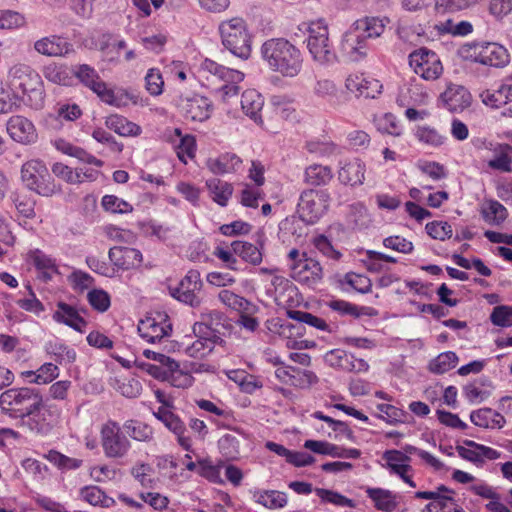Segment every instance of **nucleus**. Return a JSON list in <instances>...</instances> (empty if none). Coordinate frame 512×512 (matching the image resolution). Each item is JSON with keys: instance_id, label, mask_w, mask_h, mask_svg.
Listing matches in <instances>:
<instances>
[{"instance_id": "37998d69", "label": "nucleus", "mask_w": 512, "mask_h": 512, "mask_svg": "<svg viewBox=\"0 0 512 512\" xmlns=\"http://www.w3.org/2000/svg\"><path fill=\"white\" fill-rule=\"evenodd\" d=\"M165 367H167V369L164 381L170 382L171 385L177 388H188L192 386L194 382L193 376L189 372L183 371L176 360L173 359V363L171 365L168 363Z\"/></svg>"}, {"instance_id": "39448f33", "label": "nucleus", "mask_w": 512, "mask_h": 512, "mask_svg": "<svg viewBox=\"0 0 512 512\" xmlns=\"http://www.w3.org/2000/svg\"><path fill=\"white\" fill-rule=\"evenodd\" d=\"M41 398L42 395L36 389L11 388L1 393L0 408L10 418L22 421L33 408L40 405Z\"/></svg>"}, {"instance_id": "423d86ee", "label": "nucleus", "mask_w": 512, "mask_h": 512, "mask_svg": "<svg viewBox=\"0 0 512 512\" xmlns=\"http://www.w3.org/2000/svg\"><path fill=\"white\" fill-rule=\"evenodd\" d=\"M307 48L312 59L319 65L333 64L336 53L329 39V30L323 20L310 22L308 26Z\"/></svg>"}, {"instance_id": "412c9836", "label": "nucleus", "mask_w": 512, "mask_h": 512, "mask_svg": "<svg viewBox=\"0 0 512 512\" xmlns=\"http://www.w3.org/2000/svg\"><path fill=\"white\" fill-rule=\"evenodd\" d=\"M348 91L365 98H375L381 93L382 85L376 79H368L362 73H352L345 80Z\"/></svg>"}, {"instance_id": "aec40b11", "label": "nucleus", "mask_w": 512, "mask_h": 512, "mask_svg": "<svg viewBox=\"0 0 512 512\" xmlns=\"http://www.w3.org/2000/svg\"><path fill=\"white\" fill-rule=\"evenodd\" d=\"M99 98L106 104L117 108H124L130 104L140 107L148 105V98H143L139 94L133 93L125 89L112 90L106 86Z\"/></svg>"}, {"instance_id": "c85d7f7f", "label": "nucleus", "mask_w": 512, "mask_h": 512, "mask_svg": "<svg viewBox=\"0 0 512 512\" xmlns=\"http://www.w3.org/2000/svg\"><path fill=\"white\" fill-rule=\"evenodd\" d=\"M72 74L84 86L91 89L98 97L107 86L106 83L101 80L96 70L87 64H81L73 67Z\"/></svg>"}, {"instance_id": "58836bf2", "label": "nucleus", "mask_w": 512, "mask_h": 512, "mask_svg": "<svg viewBox=\"0 0 512 512\" xmlns=\"http://www.w3.org/2000/svg\"><path fill=\"white\" fill-rule=\"evenodd\" d=\"M346 223L351 229H364L371 223L367 208L362 203H354L348 207Z\"/></svg>"}, {"instance_id": "de8ad7c7", "label": "nucleus", "mask_w": 512, "mask_h": 512, "mask_svg": "<svg viewBox=\"0 0 512 512\" xmlns=\"http://www.w3.org/2000/svg\"><path fill=\"white\" fill-rule=\"evenodd\" d=\"M218 299L228 308L240 313H250L254 308L248 300L227 289H223L218 293Z\"/></svg>"}, {"instance_id": "b1692460", "label": "nucleus", "mask_w": 512, "mask_h": 512, "mask_svg": "<svg viewBox=\"0 0 512 512\" xmlns=\"http://www.w3.org/2000/svg\"><path fill=\"white\" fill-rule=\"evenodd\" d=\"M108 256L114 266L122 270L137 268L143 261L142 253L131 247H112Z\"/></svg>"}, {"instance_id": "9b49d317", "label": "nucleus", "mask_w": 512, "mask_h": 512, "mask_svg": "<svg viewBox=\"0 0 512 512\" xmlns=\"http://www.w3.org/2000/svg\"><path fill=\"white\" fill-rule=\"evenodd\" d=\"M409 66L416 75L425 81H436L444 71L438 54L425 47L409 54Z\"/></svg>"}, {"instance_id": "864d4df0", "label": "nucleus", "mask_w": 512, "mask_h": 512, "mask_svg": "<svg viewBox=\"0 0 512 512\" xmlns=\"http://www.w3.org/2000/svg\"><path fill=\"white\" fill-rule=\"evenodd\" d=\"M453 493H446L444 496H440L439 500L431 501L428 503L423 512H465L460 507L454 497Z\"/></svg>"}, {"instance_id": "f8f14e48", "label": "nucleus", "mask_w": 512, "mask_h": 512, "mask_svg": "<svg viewBox=\"0 0 512 512\" xmlns=\"http://www.w3.org/2000/svg\"><path fill=\"white\" fill-rule=\"evenodd\" d=\"M466 58L492 67L505 66L509 61L507 50L497 43H475L467 49Z\"/></svg>"}, {"instance_id": "dca6fc26", "label": "nucleus", "mask_w": 512, "mask_h": 512, "mask_svg": "<svg viewBox=\"0 0 512 512\" xmlns=\"http://www.w3.org/2000/svg\"><path fill=\"white\" fill-rule=\"evenodd\" d=\"M153 415L177 438L178 444L186 451L192 449V440L186 435V426L178 415L167 406H160Z\"/></svg>"}, {"instance_id": "a19ab883", "label": "nucleus", "mask_w": 512, "mask_h": 512, "mask_svg": "<svg viewBox=\"0 0 512 512\" xmlns=\"http://www.w3.org/2000/svg\"><path fill=\"white\" fill-rule=\"evenodd\" d=\"M210 197L220 206H226L232 196L233 187L228 182L212 178L206 181Z\"/></svg>"}, {"instance_id": "1a4fd4ad", "label": "nucleus", "mask_w": 512, "mask_h": 512, "mask_svg": "<svg viewBox=\"0 0 512 512\" xmlns=\"http://www.w3.org/2000/svg\"><path fill=\"white\" fill-rule=\"evenodd\" d=\"M100 442L104 455L111 459L124 458L131 448L129 439L122 432L120 425L113 420L102 424Z\"/></svg>"}, {"instance_id": "473e14b6", "label": "nucleus", "mask_w": 512, "mask_h": 512, "mask_svg": "<svg viewBox=\"0 0 512 512\" xmlns=\"http://www.w3.org/2000/svg\"><path fill=\"white\" fill-rule=\"evenodd\" d=\"M470 420L476 426L487 429H501L506 424L503 415L491 408H481L470 414Z\"/></svg>"}, {"instance_id": "c756f323", "label": "nucleus", "mask_w": 512, "mask_h": 512, "mask_svg": "<svg viewBox=\"0 0 512 512\" xmlns=\"http://www.w3.org/2000/svg\"><path fill=\"white\" fill-rule=\"evenodd\" d=\"M479 97L487 107L498 109L512 102V84L503 83L497 89L484 90Z\"/></svg>"}, {"instance_id": "5fc2aeb1", "label": "nucleus", "mask_w": 512, "mask_h": 512, "mask_svg": "<svg viewBox=\"0 0 512 512\" xmlns=\"http://www.w3.org/2000/svg\"><path fill=\"white\" fill-rule=\"evenodd\" d=\"M457 362L458 357L454 352H443L429 363V370L436 374H444L453 369Z\"/></svg>"}, {"instance_id": "bb28decb", "label": "nucleus", "mask_w": 512, "mask_h": 512, "mask_svg": "<svg viewBox=\"0 0 512 512\" xmlns=\"http://www.w3.org/2000/svg\"><path fill=\"white\" fill-rule=\"evenodd\" d=\"M365 171V164L360 159L340 162L338 179L344 185H361L365 178Z\"/></svg>"}, {"instance_id": "f03ea898", "label": "nucleus", "mask_w": 512, "mask_h": 512, "mask_svg": "<svg viewBox=\"0 0 512 512\" xmlns=\"http://www.w3.org/2000/svg\"><path fill=\"white\" fill-rule=\"evenodd\" d=\"M385 30V24L378 17H364L356 20L344 33L341 41L343 54L357 62L367 55L368 39L379 37Z\"/></svg>"}, {"instance_id": "4c0bfd02", "label": "nucleus", "mask_w": 512, "mask_h": 512, "mask_svg": "<svg viewBox=\"0 0 512 512\" xmlns=\"http://www.w3.org/2000/svg\"><path fill=\"white\" fill-rule=\"evenodd\" d=\"M232 251L235 255L239 256L243 261L250 263L254 266L262 262V252L254 244L246 241H233L231 243Z\"/></svg>"}, {"instance_id": "9d476101", "label": "nucleus", "mask_w": 512, "mask_h": 512, "mask_svg": "<svg viewBox=\"0 0 512 512\" xmlns=\"http://www.w3.org/2000/svg\"><path fill=\"white\" fill-rule=\"evenodd\" d=\"M330 195L326 190H305L298 202V215L307 224L316 223L328 210Z\"/></svg>"}, {"instance_id": "79ce46f5", "label": "nucleus", "mask_w": 512, "mask_h": 512, "mask_svg": "<svg viewBox=\"0 0 512 512\" xmlns=\"http://www.w3.org/2000/svg\"><path fill=\"white\" fill-rule=\"evenodd\" d=\"M304 180L311 186L327 185L333 178L332 169L321 164H312L305 169Z\"/></svg>"}, {"instance_id": "a211bd4d", "label": "nucleus", "mask_w": 512, "mask_h": 512, "mask_svg": "<svg viewBox=\"0 0 512 512\" xmlns=\"http://www.w3.org/2000/svg\"><path fill=\"white\" fill-rule=\"evenodd\" d=\"M170 330V324L161 315H158V318L146 317L138 324L139 335L148 343L161 341L168 335Z\"/></svg>"}, {"instance_id": "a18cd8bd", "label": "nucleus", "mask_w": 512, "mask_h": 512, "mask_svg": "<svg viewBox=\"0 0 512 512\" xmlns=\"http://www.w3.org/2000/svg\"><path fill=\"white\" fill-rule=\"evenodd\" d=\"M258 504L272 510L281 509L287 504V495L277 490H262L254 494Z\"/></svg>"}, {"instance_id": "0eeeda50", "label": "nucleus", "mask_w": 512, "mask_h": 512, "mask_svg": "<svg viewBox=\"0 0 512 512\" xmlns=\"http://www.w3.org/2000/svg\"><path fill=\"white\" fill-rule=\"evenodd\" d=\"M21 179L29 190L42 196L50 197L60 191L46 165L37 159L29 160L22 165Z\"/></svg>"}, {"instance_id": "5701e85b", "label": "nucleus", "mask_w": 512, "mask_h": 512, "mask_svg": "<svg viewBox=\"0 0 512 512\" xmlns=\"http://www.w3.org/2000/svg\"><path fill=\"white\" fill-rule=\"evenodd\" d=\"M444 106L451 112H462L471 104L470 92L461 85L449 84L440 95Z\"/></svg>"}, {"instance_id": "680f3d73", "label": "nucleus", "mask_w": 512, "mask_h": 512, "mask_svg": "<svg viewBox=\"0 0 512 512\" xmlns=\"http://www.w3.org/2000/svg\"><path fill=\"white\" fill-rule=\"evenodd\" d=\"M101 204L106 211L111 213L126 214L133 211V206L130 203L115 195L103 196Z\"/></svg>"}, {"instance_id": "e433bc0d", "label": "nucleus", "mask_w": 512, "mask_h": 512, "mask_svg": "<svg viewBox=\"0 0 512 512\" xmlns=\"http://www.w3.org/2000/svg\"><path fill=\"white\" fill-rule=\"evenodd\" d=\"M304 327L300 324H292L290 322H282L279 324L278 329L275 331L286 340V347L290 349H303L304 340L298 339L303 333Z\"/></svg>"}, {"instance_id": "bf43d9fd", "label": "nucleus", "mask_w": 512, "mask_h": 512, "mask_svg": "<svg viewBox=\"0 0 512 512\" xmlns=\"http://www.w3.org/2000/svg\"><path fill=\"white\" fill-rule=\"evenodd\" d=\"M45 458L61 470H73L82 465V460L68 457L56 450H50Z\"/></svg>"}, {"instance_id": "13d9d810", "label": "nucleus", "mask_w": 512, "mask_h": 512, "mask_svg": "<svg viewBox=\"0 0 512 512\" xmlns=\"http://www.w3.org/2000/svg\"><path fill=\"white\" fill-rule=\"evenodd\" d=\"M290 319L296 320L300 325L307 324L319 330H328V325L322 318H319L309 312L300 310H289L287 312Z\"/></svg>"}, {"instance_id": "603ef678", "label": "nucleus", "mask_w": 512, "mask_h": 512, "mask_svg": "<svg viewBox=\"0 0 512 512\" xmlns=\"http://www.w3.org/2000/svg\"><path fill=\"white\" fill-rule=\"evenodd\" d=\"M45 349L48 354L55 357V360L62 363H71L76 359V352L74 349L69 348L63 342L55 340L49 341Z\"/></svg>"}, {"instance_id": "4468645a", "label": "nucleus", "mask_w": 512, "mask_h": 512, "mask_svg": "<svg viewBox=\"0 0 512 512\" xmlns=\"http://www.w3.org/2000/svg\"><path fill=\"white\" fill-rule=\"evenodd\" d=\"M202 286L203 283L199 271L189 270L180 281L178 287L173 290L172 296L191 307H199L201 304L199 293Z\"/></svg>"}, {"instance_id": "4be33fe9", "label": "nucleus", "mask_w": 512, "mask_h": 512, "mask_svg": "<svg viewBox=\"0 0 512 512\" xmlns=\"http://www.w3.org/2000/svg\"><path fill=\"white\" fill-rule=\"evenodd\" d=\"M383 459L386 461V467L391 473L398 475L409 486L416 487V484L408 474L412 471V467L409 464L410 457L399 450H388L384 452Z\"/></svg>"}, {"instance_id": "f257e3e1", "label": "nucleus", "mask_w": 512, "mask_h": 512, "mask_svg": "<svg viewBox=\"0 0 512 512\" xmlns=\"http://www.w3.org/2000/svg\"><path fill=\"white\" fill-rule=\"evenodd\" d=\"M261 56L267 67L283 77L294 78L302 70L301 51L284 38H272L261 46Z\"/></svg>"}, {"instance_id": "338daca9", "label": "nucleus", "mask_w": 512, "mask_h": 512, "mask_svg": "<svg viewBox=\"0 0 512 512\" xmlns=\"http://www.w3.org/2000/svg\"><path fill=\"white\" fill-rule=\"evenodd\" d=\"M87 300L93 309L105 312L111 305L109 294L102 289H93L88 292Z\"/></svg>"}, {"instance_id": "8fccbe9b", "label": "nucleus", "mask_w": 512, "mask_h": 512, "mask_svg": "<svg viewBox=\"0 0 512 512\" xmlns=\"http://www.w3.org/2000/svg\"><path fill=\"white\" fill-rule=\"evenodd\" d=\"M481 212L484 220L491 225L501 224L508 216L505 206L496 200L485 203Z\"/></svg>"}, {"instance_id": "052dcab7", "label": "nucleus", "mask_w": 512, "mask_h": 512, "mask_svg": "<svg viewBox=\"0 0 512 512\" xmlns=\"http://www.w3.org/2000/svg\"><path fill=\"white\" fill-rule=\"evenodd\" d=\"M304 447L317 454L342 458L343 448L326 441L306 440Z\"/></svg>"}, {"instance_id": "0e129e2a", "label": "nucleus", "mask_w": 512, "mask_h": 512, "mask_svg": "<svg viewBox=\"0 0 512 512\" xmlns=\"http://www.w3.org/2000/svg\"><path fill=\"white\" fill-rule=\"evenodd\" d=\"M164 80L159 69L151 68L145 76V88L152 96H159L163 93Z\"/></svg>"}, {"instance_id": "ea45409f", "label": "nucleus", "mask_w": 512, "mask_h": 512, "mask_svg": "<svg viewBox=\"0 0 512 512\" xmlns=\"http://www.w3.org/2000/svg\"><path fill=\"white\" fill-rule=\"evenodd\" d=\"M366 493L378 510L392 512L397 507L396 496L389 490L368 487Z\"/></svg>"}, {"instance_id": "774afa93", "label": "nucleus", "mask_w": 512, "mask_h": 512, "mask_svg": "<svg viewBox=\"0 0 512 512\" xmlns=\"http://www.w3.org/2000/svg\"><path fill=\"white\" fill-rule=\"evenodd\" d=\"M490 320L496 326H512V307L506 305L496 306L490 315Z\"/></svg>"}, {"instance_id": "a878e982", "label": "nucleus", "mask_w": 512, "mask_h": 512, "mask_svg": "<svg viewBox=\"0 0 512 512\" xmlns=\"http://www.w3.org/2000/svg\"><path fill=\"white\" fill-rule=\"evenodd\" d=\"M7 131L12 139L28 144L37 138L33 123L23 116H13L7 123Z\"/></svg>"}, {"instance_id": "2eb2a0df", "label": "nucleus", "mask_w": 512, "mask_h": 512, "mask_svg": "<svg viewBox=\"0 0 512 512\" xmlns=\"http://www.w3.org/2000/svg\"><path fill=\"white\" fill-rule=\"evenodd\" d=\"M178 107L185 119L198 122L207 120L212 111L210 100L197 94L180 97Z\"/></svg>"}, {"instance_id": "6e6d98bb", "label": "nucleus", "mask_w": 512, "mask_h": 512, "mask_svg": "<svg viewBox=\"0 0 512 512\" xmlns=\"http://www.w3.org/2000/svg\"><path fill=\"white\" fill-rule=\"evenodd\" d=\"M124 428L128 435L136 441L148 442L153 439L152 427L143 422L129 420L124 424Z\"/></svg>"}, {"instance_id": "7ed1b4c3", "label": "nucleus", "mask_w": 512, "mask_h": 512, "mask_svg": "<svg viewBox=\"0 0 512 512\" xmlns=\"http://www.w3.org/2000/svg\"><path fill=\"white\" fill-rule=\"evenodd\" d=\"M200 73L215 96L224 103H229L237 97L240 90L238 84L244 80L243 72L227 68L210 59H205L201 63Z\"/></svg>"}, {"instance_id": "ddd939ff", "label": "nucleus", "mask_w": 512, "mask_h": 512, "mask_svg": "<svg viewBox=\"0 0 512 512\" xmlns=\"http://www.w3.org/2000/svg\"><path fill=\"white\" fill-rule=\"evenodd\" d=\"M8 76L11 84L20 89L23 94L33 93L42 100L41 77L30 66L22 63L15 64L10 68Z\"/></svg>"}, {"instance_id": "393cba45", "label": "nucleus", "mask_w": 512, "mask_h": 512, "mask_svg": "<svg viewBox=\"0 0 512 512\" xmlns=\"http://www.w3.org/2000/svg\"><path fill=\"white\" fill-rule=\"evenodd\" d=\"M52 317L55 322L69 326L80 333L84 332L87 326L86 320L79 314L78 310L62 301L57 303Z\"/></svg>"}, {"instance_id": "c9c22d12", "label": "nucleus", "mask_w": 512, "mask_h": 512, "mask_svg": "<svg viewBox=\"0 0 512 512\" xmlns=\"http://www.w3.org/2000/svg\"><path fill=\"white\" fill-rule=\"evenodd\" d=\"M105 125L108 129L114 131L120 136H138L141 134V127L129 121L126 117L113 114L106 118Z\"/></svg>"}, {"instance_id": "49530a36", "label": "nucleus", "mask_w": 512, "mask_h": 512, "mask_svg": "<svg viewBox=\"0 0 512 512\" xmlns=\"http://www.w3.org/2000/svg\"><path fill=\"white\" fill-rule=\"evenodd\" d=\"M415 137L420 143L432 148H439L447 141L446 135L428 125L418 126Z\"/></svg>"}, {"instance_id": "e2e57ef3", "label": "nucleus", "mask_w": 512, "mask_h": 512, "mask_svg": "<svg viewBox=\"0 0 512 512\" xmlns=\"http://www.w3.org/2000/svg\"><path fill=\"white\" fill-rule=\"evenodd\" d=\"M374 121L378 131L382 133L394 136H399L401 134V126L399 125L396 117L391 113H386L376 117Z\"/></svg>"}, {"instance_id": "f704fd0d", "label": "nucleus", "mask_w": 512, "mask_h": 512, "mask_svg": "<svg viewBox=\"0 0 512 512\" xmlns=\"http://www.w3.org/2000/svg\"><path fill=\"white\" fill-rule=\"evenodd\" d=\"M54 145L56 149L63 154H66L68 156L74 157L78 159L79 161L83 163H87L90 165H94L97 167L103 166V161L96 158L92 154L85 151L83 148L73 145L72 143L64 140V139H57L54 142Z\"/></svg>"}, {"instance_id": "09e8293b", "label": "nucleus", "mask_w": 512, "mask_h": 512, "mask_svg": "<svg viewBox=\"0 0 512 512\" xmlns=\"http://www.w3.org/2000/svg\"><path fill=\"white\" fill-rule=\"evenodd\" d=\"M198 338L186 348V353L193 358H202L213 351L218 339L211 335H196Z\"/></svg>"}, {"instance_id": "f3484780", "label": "nucleus", "mask_w": 512, "mask_h": 512, "mask_svg": "<svg viewBox=\"0 0 512 512\" xmlns=\"http://www.w3.org/2000/svg\"><path fill=\"white\" fill-rule=\"evenodd\" d=\"M225 323L226 317L222 312L205 309L200 314V320L194 323L193 332L195 335L205 334L220 339L217 334L226 327Z\"/></svg>"}, {"instance_id": "6e6552de", "label": "nucleus", "mask_w": 512, "mask_h": 512, "mask_svg": "<svg viewBox=\"0 0 512 512\" xmlns=\"http://www.w3.org/2000/svg\"><path fill=\"white\" fill-rule=\"evenodd\" d=\"M60 419V409L41 398L40 405L33 408L29 414L22 420V426L31 433L38 436H47L58 424Z\"/></svg>"}, {"instance_id": "72a5a7b5", "label": "nucleus", "mask_w": 512, "mask_h": 512, "mask_svg": "<svg viewBox=\"0 0 512 512\" xmlns=\"http://www.w3.org/2000/svg\"><path fill=\"white\" fill-rule=\"evenodd\" d=\"M241 163L240 157L236 154L224 153L215 158H208L206 166L213 174H226L237 171Z\"/></svg>"}, {"instance_id": "2f4dec72", "label": "nucleus", "mask_w": 512, "mask_h": 512, "mask_svg": "<svg viewBox=\"0 0 512 512\" xmlns=\"http://www.w3.org/2000/svg\"><path fill=\"white\" fill-rule=\"evenodd\" d=\"M264 105L262 95L254 90L248 89L241 96V107L243 112L249 116L254 122L261 124V111Z\"/></svg>"}, {"instance_id": "3c124183", "label": "nucleus", "mask_w": 512, "mask_h": 512, "mask_svg": "<svg viewBox=\"0 0 512 512\" xmlns=\"http://www.w3.org/2000/svg\"><path fill=\"white\" fill-rule=\"evenodd\" d=\"M43 74L48 81L54 84L67 86L72 82V69L70 70L66 66L50 64L44 68Z\"/></svg>"}, {"instance_id": "6ab92c4d", "label": "nucleus", "mask_w": 512, "mask_h": 512, "mask_svg": "<svg viewBox=\"0 0 512 512\" xmlns=\"http://www.w3.org/2000/svg\"><path fill=\"white\" fill-rule=\"evenodd\" d=\"M292 277L303 283L315 284L322 278V267L319 262L303 255V259L290 264Z\"/></svg>"}, {"instance_id": "cd10ccee", "label": "nucleus", "mask_w": 512, "mask_h": 512, "mask_svg": "<svg viewBox=\"0 0 512 512\" xmlns=\"http://www.w3.org/2000/svg\"><path fill=\"white\" fill-rule=\"evenodd\" d=\"M71 44L61 37L52 35L43 37L34 43V49L42 55L60 57L71 51Z\"/></svg>"}, {"instance_id": "7c9ffc66", "label": "nucleus", "mask_w": 512, "mask_h": 512, "mask_svg": "<svg viewBox=\"0 0 512 512\" xmlns=\"http://www.w3.org/2000/svg\"><path fill=\"white\" fill-rule=\"evenodd\" d=\"M275 301L279 305H291L297 296L296 286L287 278L273 274L271 279Z\"/></svg>"}, {"instance_id": "c03bdc74", "label": "nucleus", "mask_w": 512, "mask_h": 512, "mask_svg": "<svg viewBox=\"0 0 512 512\" xmlns=\"http://www.w3.org/2000/svg\"><path fill=\"white\" fill-rule=\"evenodd\" d=\"M495 157L488 161L491 169L502 172L512 171V146L508 144H498L494 148Z\"/></svg>"}, {"instance_id": "4d7b16f0", "label": "nucleus", "mask_w": 512, "mask_h": 512, "mask_svg": "<svg viewBox=\"0 0 512 512\" xmlns=\"http://www.w3.org/2000/svg\"><path fill=\"white\" fill-rule=\"evenodd\" d=\"M81 498L93 506L109 507L113 502L111 498L97 486H86L80 491Z\"/></svg>"}, {"instance_id": "20e7f679", "label": "nucleus", "mask_w": 512, "mask_h": 512, "mask_svg": "<svg viewBox=\"0 0 512 512\" xmlns=\"http://www.w3.org/2000/svg\"><path fill=\"white\" fill-rule=\"evenodd\" d=\"M223 46L234 56L247 60L251 55V36L241 17L224 20L219 25Z\"/></svg>"}, {"instance_id": "69168bd1", "label": "nucleus", "mask_w": 512, "mask_h": 512, "mask_svg": "<svg viewBox=\"0 0 512 512\" xmlns=\"http://www.w3.org/2000/svg\"><path fill=\"white\" fill-rule=\"evenodd\" d=\"M292 372L291 386L306 389L318 382L317 375L310 370H303L295 367Z\"/></svg>"}]
</instances>
